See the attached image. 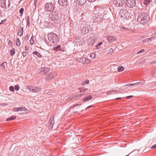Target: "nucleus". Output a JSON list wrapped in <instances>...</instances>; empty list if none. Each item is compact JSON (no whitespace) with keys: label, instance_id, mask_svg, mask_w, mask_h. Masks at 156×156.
<instances>
[{"label":"nucleus","instance_id":"nucleus-18","mask_svg":"<svg viewBox=\"0 0 156 156\" xmlns=\"http://www.w3.org/2000/svg\"><path fill=\"white\" fill-rule=\"evenodd\" d=\"M54 73H50L46 75L47 78L49 80H51L55 77Z\"/></svg>","mask_w":156,"mask_h":156},{"label":"nucleus","instance_id":"nucleus-45","mask_svg":"<svg viewBox=\"0 0 156 156\" xmlns=\"http://www.w3.org/2000/svg\"><path fill=\"white\" fill-rule=\"evenodd\" d=\"M22 55L23 57H26L27 55V52L25 51H23L22 52Z\"/></svg>","mask_w":156,"mask_h":156},{"label":"nucleus","instance_id":"nucleus-12","mask_svg":"<svg viewBox=\"0 0 156 156\" xmlns=\"http://www.w3.org/2000/svg\"><path fill=\"white\" fill-rule=\"evenodd\" d=\"M101 10L100 9H98L93 12L94 16L97 18H100L101 19L102 18V16L101 15Z\"/></svg>","mask_w":156,"mask_h":156},{"label":"nucleus","instance_id":"nucleus-17","mask_svg":"<svg viewBox=\"0 0 156 156\" xmlns=\"http://www.w3.org/2000/svg\"><path fill=\"white\" fill-rule=\"evenodd\" d=\"M68 2L67 0H58V3L62 6H66Z\"/></svg>","mask_w":156,"mask_h":156},{"label":"nucleus","instance_id":"nucleus-47","mask_svg":"<svg viewBox=\"0 0 156 156\" xmlns=\"http://www.w3.org/2000/svg\"><path fill=\"white\" fill-rule=\"evenodd\" d=\"M113 49L112 48H111L109 49V52H108V53H112L113 52Z\"/></svg>","mask_w":156,"mask_h":156},{"label":"nucleus","instance_id":"nucleus-5","mask_svg":"<svg viewBox=\"0 0 156 156\" xmlns=\"http://www.w3.org/2000/svg\"><path fill=\"white\" fill-rule=\"evenodd\" d=\"M26 87L28 89L29 91H31L33 92L37 93L41 90V89L36 87L27 86Z\"/></svg>","mask_w":156,"mask_h":156},{"label":"nucleus","instance_id":"nucleus-21","mask_svg":"<svg viewBox=\"0 0 156 156\" xmlns=\"http://www.w3.org/2000/svg\"><path fill=\"white\" fill-rule=\"evenodd\" d=\"M23 28L20 27L19 29V32L18 33V35L19 36H21L23 34Z\"/></svg>","mask_w":156,"mask_h":156},{"label":"nucleus","instance_id":"nucleus-6","mask_svg":"<svg viewBox=\"0 0 156 156\" xmlns=\"http://www.w3.org/2000/svg\"><path fill=\"white\" fill-rule=\"evenodd\" d=\"M7 4V7L9 8L10 6L11 2L10 0H1V6L2 8L7 9L6 7V4Z\"/></svg>","mask_w":156,"mask_h":156},{"label":"nucleus","instance_id":"nucleus-32","mask_svg":"<svg viewBox=\"0 0 156 156\" xmlns=\"http://www.w3.org/2000/svg\"><path fill=\"white\" fill-rule=\"evenodd\" d=\"M89 83V81L88 80H86L85 81L83 82L82 83L83 85H84L86 84H88Z\"/></svg>","mask_w":156,"mask_h":156},{"label":"nucleus","instance_id":"nucleus-35","mask_svg":"<svg viewBox=\"0 0 156 156\" xmlns=\"http://www.w3.org/2000/svg\"><path fill=\"white\" fill-rule=\"evenodd\" d=\"M152 76L155 78H156V72L155 71H152L151 72Z\"/></svg>","mask_w":156,"mask_h":156},{"label":"nucleus","instance_id":"nucleus-40","mask_svg":"<svg viewBox=\"0 0 156 156\" xmlns=\"http://www.w3.org/2000/svg\"><path fill=\"white\" fill-rule=\"evenodd\" d=\"M54 48H55V50H57V51H59L60 50V46L59 45H58Z\"/></svg>","mask_w":156,"mask_h":156},{"label":"nucleus","instance_id":"nucleus-2","mask_svg":"<svg viewBox=\"0 0 156 156\" xmlns=\"http://www.w3.org/2000/svg\"><path fill=\"white\" fill-rule=\"evenodd\" d=\"M120 17L124 19H129L132 18L133 16L132 11H127L126 10H121L119 12Z\"/></svg>","mask_w":156,"mask_h":156},{"label":"nucleus","instance_id":"nucleus-23","mask_svg":"<svg viewBox=\"0 0 156 156\" xmlns=\"http://www.w3.org/2000/svg\"><path fill=\"white\" fill-rule=\"evenodd\" d=\"M83 59L84 60H83V63H85L87 64L90 63L91 62L89 59L86 58H84Z\"/></svg>","mask_w":156,"mask_h":156},{"label":"nucleus","instance_id":"nucleus-1","mask_svg":"<svg viewBox=\"0 0 156 156\" xmlns=\"http://www.w3.org/2000/svg\"><path fill=\"white\" fill-rule=\"evenodd\" d=\"M149 18V17L147 14L142 13L139 15L137 20L140 24L144 25L147 23Z\"/></svg>","mask_w":156,"mask_h":156},{"label":"nucleus","instance_id":"nucleus-3","mask_svg":"<svg viewBox=\"0 0 156 156\" xmlns=\"http://www.w3.org/2000/svg\"><path fill=\"white\" fill-rule=\"evenodd\" d=\"M48 40L53 43H56L58 40L57 35L54 33H49L48 34Z\"/></svg>","mask_w":156,"mask_h":156},{"label":"nucleus","instance_id":"nucleus-44","mask_svg":"<svg viewBox=\"0 0 156 156\" xmlns=\"http://www.w3.org/2000/svg\"><path fill=\"white\" fill-rule=\"evenodd\" d=\"M15 89L16 90H19V87L18 85H16L15 86Z\"/></svg>","mask_w":156,"mask_h":156},{"label":"nucleus","instance_id":"nucleus-26","mask_svg":"<svg viewBox=\"0 0 156 156\" xmlns=\"http://www.w3.org/2000/svg\"><path fill=\"white\" fill-rule=\"evenodd\" d=\"M15 53V49L14 48H12L11 50L10 51V55L11 56L13 55Z\"/></svg>","mask_w":156,"mask_h":156},{"label":"nucleus","instance_id":"nucleus-4","mask_svg":"<svg viewBox=\"0 0 156 156\" xmlns=\"http://www.w3.org/2000/svg\"><path fill=\"white\" fill-rule=\"evenodd\" d=\"M46 26L48 27L51 28L55 27L57 22L52 19L49 18L48 20L45 21Z\"/></svg>","mask_w":156,"mask_h":156},{"label":"nucleus","instance_id":"nucleus-39","mask_svg":"<svg viewBox=\"0 0 156 156\" xmlns=\"http://www.w3.org/2000/svg\"><path fill=\"white\" fill-rule=\"evenodd\" d=\"M30 44L31 45H32L34 44V37H32L31 38V39L30 41Z\"/></svg>","mask_w":156,"mask_h":156},{"label":"nucleus","instance_id":"nucleus-53","mask_svg":"<svg viewBox=\"0 0 156 156\" xmlns=\"http://www.w3.org/2000/svg\"><path fill=\"white\" fill-rule=\"evenodd\" d=\"M12 43L11 41L10 40H9V42H8V44L9 45L11 46L12 45Z\"/></svg>","mask_w":156,"mask_h":156},{"label":"nucleus","instance_id":"nucleus-37","mask_svg":"<svg viewBox=\"0 0 156 156\" xmlns=\"http://www.w3.org/2000/svg\"><path fill=\"white\" fill-rule=\"evenodd\" d=\"M102 42H100L96 45V47L98 49L100 48V46L101 45H102Z\"/></svg>","mask_w":156,"mask_h":156},{"label":"nucleus","instance_id":"nucleus-20","mask_svg":"<svg viewBox=\"0 0 156 156\" xmlns=\"http://www.w3.org/2000/svg\"><path fill=\"white\" fill-rule=\"evenodd\" d=\"M92 96L91 95H88L85 97L83 100V101H88L92 98Z\"/></svg>","mask_w":156,"mask_h":156},{"label":"nucleus","instance_id":"nucleus-15","mask_svg":"<svg viewBox=\"0 0 156 156\" xmlns=\"http://www.w3.org/2000/svg\"><path fill=\"white\" fill-rule=\"evenodd\" d=\"M54 123V117H53L52 118L51 117V118L49 122V126L50 129H52Z\"/></svg>","mask_w":156,"mask_h":156},{"label":"nucleus","instance_id":"nucleus-30","mask_svg":"<svg viewBox=\"0 0 156 156\" xmlns=\"http://www.w3.org/2000/svg\"><path fill=\"white\" fill-rule=\"evenodd\" d=\"M152 38H153L152 37H151V38H149L146 39H145L142 41V42L143 43H144L148 42L149 41H151Z\"/></svg>","mask_w":156,"mask_h":156},{"label":"nucleus","instance_id":"nucleus-8","mask_svg":"<svg viewBox=\"0 0 156 156\" xmlns=\"http://www.w3.org/2000/svg\"><path fill=\"white\" fill-rule=\"evenodd\" d=\"M126 5L129 8H133L136 5L135 0H126Z\"/></svg>","mask_w":156,"mask_h":156},{"label":"nucleus","instance_id":"nucleus-7","mask_svg":"<svg viewBox=\"0 0 156 156\" xmlns=\"http://www.w3.org/2000/svg\"><path fill=\"white\" fill-rule=\"evenodd\" d=\"M45 10L46 11H50L52 10L55 8L54 5L52 3H47L44 5Z\"/></svg>","mask_w":156,"mask_h":156},{"label":"nucleus","instance_id":"nucleus-36","mask_svg":"<svg viewBox=\"0 0 156 156\" xmlns=\"http://www.w3.org/2000/svg\"><path fill=\"white\" fill-rule=\"evenodd\" d=\"M96 56V55L95 53H92L90 55V57L92 58H95Z\"/></svg>","mask_w":156,"mask_h":156},{"label":"nucleus","instance_id":"nucleus-22","mask_svg":"<svg viewBox=\"0 0 156 156\" xmlns=\"http://www.w3.org/2000/svg\"><path fill=\"white\" fill-rule=\"evenodd\" d=\"M33 55H36L39 58H41L42 57V55H41L40 53L37 51H34L33 52Z\"/></svg>","mask_w":156,"mask_h":156},{"label":"nucleus","instance_id":"nucleus-59","mask_svg":"<svg viewBox=\"0 0 156 156\" xmlns=\"http://www.w3.org/2000/svg\"><path fill=\"white\" fill-rule=\"evenodd\" d=\"M92 106L91 105H90L89 106H88V107H87V108H86V109H88V108H90V107H91Z\"/></svg>","mask_w":156,"mask_h":156},{"label":"nucleus","instance_id":"nucleus-34","mask_svg":"<svg viewBox=\"0 0 156 156\" xmlns=\"http://www.w3.org/2000/svg\"><path fill=\"white\" fill-rule=\"evenodd\" d=\"M124 69V68L122 66H121L118 68V70L119 72H121L123 71Z\"/></svg>","mask_w":156,"mask_h":156},{"label":"nucleus","instance_id":"nucleus-55","mask_svg":"<svg viewBox=\"0 0 156 156\" xmlns=\"http://www.w3.org/2000/svg\"><path fill=\"white\" fill-rule=\"evenodd\" d=\"M37 0H35V1H34V3H35V6L36 5L37 1Z\"/></svg>","mask_w":156,"mask_h":156},{"label":"nucleus","instance_id":"nucleus-19","mask_svg":"<svg viewBox=\"0 0 156 156\" xmlns=\"http://www.w3.org/2000/svg\"><path fill=\"white\" fill-rule=\"evenodd\" d=\"M76 3L79 5H83L86 2V0H76Z\"/></svg>","mask_w":156,"mask_h":156},{"label":"nucleus","instance_id":"nucleus-31","mask_svg":"<svg viewBox=\"0 0 156 156\" xmlns=\"http://www.w3.org/2000/svg\"><path fill=\"white\" fill-rule=\"evenodd\" d=\"M76 60L80 62L83 63L84 59L81 58H76Z\"/></svg>","mask_w":156,"mask_h":156},{"label":"nucleus","instance_id":"nucleus-9","mask_svg":"<svg viewBox=\"0 0 156 156\" xmlns=\"http://www.w3.org/2000/svg\"><path fill=\"white\" fill-rule=\"evenodd\" d=\"M81 27L82 33L86 34L89 33L90 27L88 26V25L87 24L83 25L82 26H81Z\"/></svg>","mask_w":156,"mask_h":156},{"label":"nucleus","instance_id":"nucleus-61","mask_svg":"<svg viewBox=\"0 0 156 156\" xmlns=\"http://www.w3.org/2000/svg\"><path fill=\"white\" fill-rule=\"evenodd\" d=\"M109 91H108V92H107V94H109Z\"/></svg>","mask_w":156,"mask_h":156},{"label":"nucleus","instance_id":"nucleus-24","mask_svg":"<svg viewBox=\"0 0 156 156\" xmlns=\"http://www.w3.org/2000/svg\"><path fill=\"white\" fill-rule=\"evenodd\" d=\"M141 83L140 82H138L136 83H132V84H130L128 85H127L126 86H128V87H129L130 86H137V85H141Z\"/></svg>","mask_w":156,"mask_h":156},{"label":"nucleus","instance_id":"nucleus-16","mask_svg":"<svg viewBox=\"0 0 156 156\" xmlns=\"http://www.w3.org/2000/svg\"><path fill=\"white\" fill-rule=\"evenodd\" d=\"M13 111L15 112H18L19 111H26L27 109L25 107H20L19 108L16 107L13 108Z\"/></svg>","mask_w":156,"mask_h":156},{"label":"nucleus","instance_id":"nucleus-25","mask_svg":"<svg viewBox=\"0 0 156 156\" xmlns=\"http://www.w3.org/2000/svg\"><path fill=\"white\" fill-rule=\"evenodd\" d=\"M16 44L17 46H19L20 45V39L18 38H16Z\"/></svg>","mask_w":156,"mask_h":156},{"label":"nucleus","instance_id":"nucleus-10","mask_svg":"<svg viewBox=\"0 0 156 156\" xmlns=\"http://www.w3.org/2000/svg\"><path fill=\"white\" fill-rule=\"evenodd\" d=\"M49 17L50 18L55 20L57 22L59 18L58 12L55 11L52 12L49 15Z\"/></svg>","mask_w":156,"mask_h":156},{"label":"nucleus","instance_id":"nucleus-49","mask_svg":"<svg viewBox=\"0 0 156 156\" xmlns=\"http://www.w3.org/2000/svg\"><path fill=\"white\" fill-rule=\"evenodd\" d=\"M23 11H24L23 9V8H22L20 10V12L21 14H22L23 12Z\"/></svg>","mask_w":156,"mask_h":156},{"label":"nucleus","instance_id":"nucleus-60","mask_svg":"<svg viewBox=\"0 0 156 156\" xmlns=\"http://www.w3.org/2000/svg\"><path fill=\"white\" fill-rule=\"evenodd\" d=\"M121 98H117L115 99L117 100V99H120Z\"/></svg>","mask_w":156,"mask_h":156},{"label":"nucleus","instance_id":"nucleus-42","mask_svg":"<svg viewBox=\"0 0 156 156\" xmlns=\"http://www.w3.org/2000/svg\"><path fill=\"white\" fill-rule=\"evenodd\" d=\"M90 41H91L90 42V44L92 45L94 44V40L93 39H90Z\"/></svg>","mask_w":156,"mask_h":156},{"label":"nucleus","instance_id":"nucleus-51","mask_svg":"<svg viewBox=\"0 0 156 156\" xmlns=\"http://www.w3.org/2000/svg\"><path fill=\"white\" fill-rule=\"evenodd\" d=\"M133 97V95H130V96H127L126 97V99H130V98L132 97Z\"/></svg>","mask_w":156,"mask_h":156},{"label":"nucleus","instance_id":"nucleus-52","mask_svg":"<svg viewBox=\"0 0 156 156\" xmlns=\"http://www.w3.org/2000/svg\"><path fill=\"white\" fill-rule=\"evenodd\" d=\"M150 148L151 149H154V148H156V144L155 145H153L151 147H150Z\"/></svg>","mask_w":156,"mask_h":156},{"label":"nucleus","instance_id":"nucleus-29","mask_svg":"<svg viewBox=\"0 0 156 156\" xmlns=\"http://www.w3.org/2000/svg\"><path fill=\"white\" fill-rule=\"evenodd\" d=\"M82 91L83 92L84 94H85L88 93V92H90L87 88H83Z\"/></svg>","mask_w":156,"mask_h":156},{"label":"nucleus","instance_id":"nucleus-54","mask_svg":"<svg viewBox=\"0 0 156 156\" xmlns=\"http://www.w3.org/2000/svg\"><path fill=\"white\" fill-rule=\"evenodd\" d=\"M79 105V106H80V104H77L76 105H74L73 106V108H74L75 106H78Z\"/></svg>","mask_w":156,"mask_h":156},{"label":"nucleus","instance_id":"nucleus-58","mask_svg":"<svg viewBox=\"0 0 156 156\" xmlns=\"http://www.w3.org/2000/svg\"><path fill=\"white\" fill-rule=\"evenodd\" d=\"M152 63H153V64H156V60L153 61L152 62Z\"/></svg>","mask_w":156,"mask_h":156},{"label":"nucleus","instance_id":"nucleus-56","mask_svg":"<svg viewBox=\"0 0 156 156\" xmlns=\"http://www.w3.org/2000/svg\"><path fill=\"white\" fill-rule=\"evenodd\" d=\"M88 1H89V2H93L95 1V0H87Z\"/></svg>","mask_w":156,"mask_h":156},{"label":"nucleus","instance_id":"nucleus-11","mask_svg":"<svg viewBox=\"0 0 156 156\" xmlns=\"http://www.w3.org/2000/svg\"><path fill=\"white\" fill-rule=\"evenodd\" d=\"M50 68L45 66L42 67L40 69V73L41 74L44 75L49 71Z\"/></svg>","mask_w":156,"mask_h":156},{"label":"nucleus","instance_id":"nucleus-50","mask_svg":"<svg viewBox=\"0 0 156 156\" xmlns=\"http://www.w3.org/2000/svg\"><path fill=\"white\" fill-rule=\"evenodd\" d=\"M29 47L27 46V45H26L25 46V50L26 51H27L29 48Z\"/></svg>","mask_w":156,"mask_h":156},{"label":"nucleus","instance_id":"nucleus-41","mask_svg":"<svg viewBox=\"0 0 156 156\" xmlns=\"http://www.w3.org/2000/svg\"><path fill=\"white\" fill-rule=\"evenodd\" d=\"M9 90L12 92H13L14 91V88L13 86H11L10 87H9Z\"/></svg>","mask_w":156,"mask_h":156},{"label":"nucleus","instance_id":"nucleus-48","mask_svg":"<svg viewBox=\"0 0 156 156\" xmlns=\"http://www.w3.org/2000/svg\"><path fill=\"white\" fill-rule=\"evenodd\" d=\"M144 51L145 50L144 49L141 50L137 53V54L143 53Z\"/></svg>","mask_w":156,"mask_h":156},{"label":"nucleus","instance_id":"nucleus-46","mask_svg":"<svg viewBox=\"0 0 156 156\" xmlns=\"http://www.w3.org/2000/svg\"><path fill=\"white\" fill-rule=\"evenodd\" d=\"M121 28V30H122V29L126 30V31H128L129 30V29H128V28L125 27H122Z\"/></svg>","mask_w":156,"mask_h":156},{"label":"nucleus","instance_id":"nucleus-38","mask_svg":"<svg viewBox=\"0 0 156 156\" xmlns=\"http://www.w3.org/2000/svg\"><path fill=\"white\" fill-rule=\"evenodd\" d=\"M82 95V94H79L77 95H74L73 97L74 98H78L81 97Z\"/></svg>","mask_w":156,"mask_h":156},{"label":"nucleus","instance_id":"nucleus-33","mask_svg":"<svg viewBox=\"0 0 156 156\" xmlns=\"http://www.w3.org/2000/svg\"><path fill=\"white\" fill-rule=\"evenodd\" d=\"M27 25L28 27H30V18L29 16H28L27 17Z\"/></svg>","mask_w":156,"mask_h":156},{"label":"nucleus","instance_id":"nucleus-43","mask_svg":"<svg viewBox=\"0 0 156 156\" xmlns=\"http://www.w3.org/2000/svg\"><path fill=\"white\" fill-rule=\"evenodd\" d=\"M150 0H144V3L145 5H147L150 2Z\"/></svg>","mask_w":156,"mask_h":156},{"label":"nucleus","instance_id":"nucleus-13","mask_svg":"<svg viewBox=\"0 0 156 156\" xmlns=\"http://www.w3.org/2000/svg\"><path fill=\"white\" fill-rule=\"evenodd\" d=\"M124 0H114V3L118 7L122 6L124 4Z\"/></svg>","mask_w":156,"mask_h":156},{"label":"nucleus","instance_id":"nucleus-57","mask_svg":"<svg viewBox=\"0 0 156 156\" xmlns=\"http://www.w3.org/2000/svg\"><path fill=\"white\" fill-rule=\"evenodd\" d=\"M140 83H141V85H142V84H144L145 83V81H143V82H142L141 83L140 82Z\"/></svg>","mask_w":156,"mask_h":156},{"label":"nucleus","instance_id":"nucleus-27","mask_svg":"<svg viewBox=\"0 0 156 156\" xmlns=\"http://www.w3.org/2000/svg\"><path fill=\"white\" fill-rule=\"evenodd\" d=\"M16 118V116L14 115L11 116V117L7 119L6 120V121H8L11 120H13L15 119Z\"/></svg>","mask_w":156,"mask_h":156},{"label":"nucleus","instance_id":"nucleus-28","mask_svg":"<svg viewBox=\"0 0 156 156\" xmlns=\"http://www.w3.org/2000/svg\"><path fill=\"white\" fill-rule=\"evenodd\" d=\"M7 64V63L6 62H3L2 63L1 65V66L3 70L5 69V66Z\"/></svg>","mask_w":156,"mask_h":156},{"label":"nucleus","instance_id":"nucleus-14","mask_svg":"<svg viewBox=\"0 0 156 156\" xmlns=\"http://www.w3.org/2000/svg\"><path fill=\"white\" fill-rule=\"evenodd\" d=\"M106 40L108 42L115 41L116 40V37L113 36H108L106 37Z\"/></svg>","mask_w":156,"mask_h":156}]
</instances>
